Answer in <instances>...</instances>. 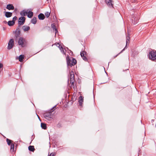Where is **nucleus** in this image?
I'll list each match as a JSON object with an SVG mask.
<instances>
[{"label":"nucleus","instance_id":"0eeeda50","mask_svg":"<svg viewBox=\"0 0 156 156\" xmlns=\"http://www.w3.org/2000/svg\"><path fill=\"white\" fill-rule=\"evenodd\" d=\"M25 21V19L24 16H21L19 19L18 23L20 25H23Z\"/></svg>","mask_w":156,"mask_h":156},{"label":"nucleus","instance_id":"f257e3e1","mask_svg":"<svg viewBox=\"0 0 156 156\" xmlns=\"http://www.w3.org/2000/svg\"><path fill=\"white\" fill-rule=\"evenodd\" d=\"M67 64L68 66H71L75 65L76 63V60L71 57L67 56L66 58Z\"/></svg>","mask_w":156,"mask_h":156},{"label":"nucleus","instance_id":"a211bd4d","mask_svg":"<svg viewBox=\"0 0 156 156\" xmlns=\"http://www.w3.org/2000/svg\"><path fill=\"white\" fill-rule=\"evenodd\" d=\"M27 17L29 18H31L33 16V12L31 11H28Z\"/></svg>","mask_w":156,"mask_h":156},{"label":"nucleus","instance_id":"9b49d317","mask_svg":"<svg viewBox=\"0 0 156 156\" xmlns=\"http://www.w3.org/2000/svg\"><path fill=\"white\" fill-rule=\"evenodd\" d=\"M6 9L9 10H13L14 9V7L12 4H9L7 5Z\"/></svg>","mask_w":156,"mask_h":156},{"label":"nucleus","instance_id":"f704fd0d","mask_svg":"<svg viewBox=\"0 0 156 156\" xmlns=\"http://www.w3.org/2000/svg\"><path fill=\"white\" fill-rule=\"evenodd\" d=\"M52 154V153H51V154H50V155H49V156H51ZM52 156H53V155H52Z\"/></svg>","mask_w":156,"mask_h":156},{"label":"nucleus","instance_id":"ddd939ff","mask_svg":"<svg viewBox=\"0 0 156 156\" xmlns=\"http://www.w3.org/2000/svg\"><path fill=\"white\" fill-rule=\"evenodd\" d=\"M38 17L40 20H43L45 18V16L43 14L40 13L38 15Z\"/></svg>","mask_w":156,"mask_h":156},{"label":"nucleus","instance_id":"20e7f679","mask_svg":"<svg viewBox=\"0 0 156 156\" xmlns=\"http://www.w3.org/2000/svg\"><path fill=\"white\" fill-rule=\"evenodd\" d=\"M26 42V40L25 38L23 37H20L18 40V44L22 47H23L24 46V44Z\"/></svg>","mask_w":156,"mask_h":156},{"label":"nucleus","instance_id":"6ab92c4d","mask_svg":"<svg viewBox=\"0 0 156 156\" xmlns=\"http://www.w3.org/2000/svg\"><path fill=\"white\" fill-rule=\"evenodd\" d=\"M51 27L53 28V30L55 32V34H56L57 32H58L56 28V27L54 24H52L51 25Z\"/></svg>","mask_w":156,"mask_h":156},{"label":"nucleus","instance_id":"dca6fc26","mask_svg":"<svg viewBox=\"0 0 156 156\" xmlns=\"http://www.w3.org/2000/svg\"><path fill=\"white\" fill-rule=\"evenodd\" d=\"M57 44L59 45L58 48H59L60 50L62 52V53L64 54L65 55V53L63 49V48L62 47L60 46V45L59 44V43H58Z\"/></svg>","mask_w":156,"mask_h":156},{"label":"nucleus","instance_id":"c85d7f7f","mask_svg":"<svg viewBox=\"0 0 156 156\" xmlns=\"http://www.w3.org/2000/svg\"><path fill=\"white\" fill-rule=\"evenodd\" d=\"M45 15L47 18H48L50 16V12H46L45 13Z\"/></svg>","mask_w":156,"mask_h":156},{"label":"nucleus","instance_id":"473e14b6","mask_svg":"<svg viewBox=\"0 0 156 156\" xmlns=\"http://www.w3.org/2000/svg\"><path fill=\"white\" fill-rule=\"evenodd\" d=\"M56 106H55L53 107V108H52L51 109V110L52 111H53V109H56Z\"/></svg>","mask_w":156,"mask_h":156},{"label":"nucleus","instance_id":"f3484780","mask_svg":"<svg viewBox=\"0 0 156 156\" xmlns=\"http://www.w3.org/2000/svg\"><path fill=\"white\" fill-rule=\"evenodd\" d=\"M57 44L59 45L58 48H59L60 50L62 52V53L64 54L65 55V53L63 49V48L62 47L60 46V45L59 44V43H58Z\"/></svg>","mask_w":156,"mask_h":156},{"label":"nucleus","instance_id":"cd10ccee","mask_svg":"<svg viewBox=\"0 0 156 156\" xmlns=\"http://www.w3.org/2000/svg\"><path fill=\"white\" fill-rule=\"evenodd\" d=\"M129 37L128 36H127L126 37V46L127 44H128L129 43Z\"/></svg>","mask_w":156,"mask_h":156},{"label":"nucleus","instance_id":"412c9836","mask_svg":"<svg viewBox=\"0 0 156 156\" xmlns=\"http://www.w3.org/2000/svg\"><path fill=\"white\" fill-rule=\"evenodd\" d=\"M20 32L19 30L16 31L15 33V36L17 38L20 36Z\"/></svg>","mask_w":156,"mask_h":156},{"label":"nucleus","instance_id":"c9c22d12","mask_svg":"<svg viewBox=\"0 0 156 156\" xmlns=\"http://www.w3.org/2000/svg\"><path fill=\"white\" fill-rule=\"evenodd\" d=\"M52 153V154H51V156H52V155H54V154H53Z\"/></svg>","mask_w":156,"mask_h":156},{"label":"nucleus","instance_id":"a878e982","mask_svg":"<svg viewBox=\"0 0 156 156\" xmlns=\"http://www.w3.org/2000/svg\"><path fill=\"white\" fill-rule=\"evenodd\" d=\"M24 58V56L23 55H20L19 60L20 62H22L23 61V59Z\"/></svg>","mask_w":156,"mask_h":156},{"label":"nucleus","instance_id":"aec40b11","mask_svg":"<svg viewBox=\"0 0 156 156\" xmlns=\"http://www.w3.org/2000/svg\"><path fill=\"white\" fill-rule=\"evenodd\" d=\"M83 101V97L82 96H80L79 98V102L80 105H81L82 102Z\"/></svg>","mask_w":156,"mask_h":156},{"label":"nucleus","instance_id":"72a5a7b5","mask_svg":"<svg viewBox=\"0 0 156 156\" xmlns=\"http://www.w3.org/2000/svg\"><path fill=\"white\" fill-rule=\"evenodd\" d=\"M57 43H56V46H57V47H58L59 45L57 44Z\"/></svg>","mask_w":156,"mask_h":156},{"label":"nucleus","instance_id":"7c9ffc66","mask_svg":"<svg viewBox=\"0 0 156 156\" xmlns=\"http://www.w3.org/2000/svg\"><path fill=\"white\" fill-rule=\"evenodd\" d=\"M126 46L115 57H117L119 55L120 53H121L123 51H124L125 50V48H126Z\"/></svg>","mask_w":156,"mask_h":156},{"label":"nucleus","instance_id":"6e6552de","mask_svg":"<svg viewBox=\"0 0 156 156\" xmlns=\"http://www.w3.org/2000/svg\"><path fill=\"white\" fill-rule=\"evenodd\" d=\"M106 4L110 7H113V1L112 0H105Z\"/></svg>","mask_w":156,"mask_h":156},{"label":"nucleus","instance_id":"bb28decb","mask_svg":"<svg viewBox=\"0 0 156 156\" xmlns=\"http://www.w3.org/2000/svg\"><path fill=\"white\" fill-rule=\"evenodd\" d=\"M14 144H12L11 145L10 151L11 152H13L14 151Z\"/></svg>","mask_w":156,"mask_h":156},{"label":"nucleus","instance_id":"423d86ee","mask_svg":"<svg viewBox=\"0 0 156 156\" xmlns=\"http://www.w3.org/2000/svg\"><path fill=\"white\" fill-rule=\"evenodd\" d=\"M70 83H71L72 85H73L75 80L74 73L72 71H71L70 73Z\"/></svg>","mask_w":156,"mask_h":156},{"label":"nucleus","instance_id":"5701e85b","mask_svg":"<svg viewBox=\"0 0 156 156\" xmlns=\"http://www.w3.org/2000/svg\"><path fill=\"white\" fill-rule=\"evenodd\" d=\"M15 23L14 20L9 21L8 22V24L9 26H11L13 25Z\"/></svg>","mask_w":156,"mask_h":156},{"label":"nucleus","instance_id":"f8f14e48","mask_svg":"<svg viewBox=\"0 0 156 156\" xmlns=\"http://www.w3.org/2000/svg\"><path fill=\"white\" fill-rule=\"evenodd\" d=\"M28 13V10H23L20 12V15L23 16H24L27 15Z\"/></svg>","mask_w":156,"mask_h":156},{"label":"nucleus","instance_id":"2f4dec72","mask_svg":"<svg viewBox=\"0 0 156 156\" xmlns=\"http://www.w3.org/2000/svg\"><path fill=\"white\" fill-rule=\"evenodd\" d=\"M16 19L17 17L16 16H15L14 17H13L12 20H14V22H15V21L16 20Z\"/></svg>","mask_w":156,"mask_h":156},{"label":"nucleus","instance_id":"9d476101","mask_svg":"<svg viewBox=\"0 0 156 156\" xmlns=\"http://www.w3.org/2000/svg\"><path fill=\"white\" fill-rule=\"evenodd\" d=\"M138 18L137 17V15H134L132 19V23L134 24H136L138 22Z\"/></svg>","mask_w":156,"mask_h":156},{"label":"nucleus","instance_id":"1a4fd4ad","mask_svg":"<svg viewBox=\"0 0 156 156\" xmlns=\"http://www.w3.org/2000/svg\"><path fill=\"white\" fill-rule=\"evenodd\" d=\"M87 53L85 51H82L80 52V55L83 59L85 61H87V59L86 56Z\"/></svg>","mask_w":156,"mask_h":156},{"label":"nucleus","instance_id":"393cba45","mask_svg":"<svg viewBox=\"0 0 156 156\" xmlns=\"http://www.w3.org/2000/svg\"><path fill=\"white\" fill-rule=\"evenodd\" d=\"M31 22L34 24H35L37 22L36 18L35 17H34L31 20Z\"/></svg>","mask_w":156,"mask_h":156},{"label":"nucleus","instance_id":"e433bc0d","mask_svg":"<svg viewBox=\"0 0 156 156\" xmlns=\"http://www.w3.org/2000/svg\"><path fill=\"white\" fill-rule=\"evenodd\" d=\"M37 116L38 117V118L40 119L39 116H38V115H37Z\"/></svg>","mask_w":156,"mask_h":156},{"label":"nucleus","instance_id":"4c0bfd02","mask_svg":"<svg viewBox=\"0 0 156 156\" xmlns=\"http://www.w3.org/2000/svg\"><path fill=\"white\" fill-rule=\"evenodd\" d=\"M49 0H47L48 1Z\"/></svg>","mask_w":156,"mask_h":156},{"label":"nucleus","instance_id":"4468645a","mask_svg":"<svg viewBox=\"0 0 156 156\" xmlns=\"http://www.w3.org/2000/svg\"><path fill=\"white\" fill-rule=\"evenodd\" d=\"M12 15V13L10 12H5V16L7 18L11 17Z\"/></svg>","mask_w":156,"mask_h":156},{"label":"nucleus","instance_id":"f03ea898","mask_svg":"<svg viewBox=\"0 0 156 156\" xmlns=\"http://www.w3.org/2000/svg\"><path fill=\"white\" fill-rule=\"evenodd\" d=\"M149 58L152 61H156V51H151L149 53Z\"/></svg>","mask_w":156,"mask_h":156},{"label":"nucleus","instance_id":"4be33fe9","mask_svg":"<svg viewBox=\"0 0 156 156\" xmlns=\"http://www.w3.org/2000/svg\"><path fill=\"white\" fill-rule=\"evenodd\" d=\"M28 149L30 151L34 152L35 150L34 147L33 146H30L28 147Z\"/></svg>","mask_w":156,"mask_h":156},{"label":"nucleus","instance_id":"c756f323","mask_svg":"<svg viewBox=\"0 0 156 156\" xmlns=\"http://www.w3.org/2000/svg\"><path fill=\"white\" fill-rule=\"evenodd\" d=\"M6 141H7L8 144L9 145H10L11 143V140L9 139H7Z\"/></svg>","mask_w":156,"mask_h":156},{"label":"nucleus","instance_id":"39448f33","mask_svg":"<svg viewBox=\"0 0 156 156\" xmlns=\"http://www.w3.org/2000/svg\"><path fill=\"white\" fill-rule=\"evenodd\" d=\"M14 40L12 39H10L8 43V49L9 50L12 48L14 45Z\"/></svg>","mask_w":156,"mask_h":156},{"label":"nucleus","instance_id":"7ed1b4c3","mask_svg":"<svg viewBox=\"0 0 156 156\" xmlns=\"http://www.w3.org/2000/svg\"><path fill=\"white\" fill-rule=\"evenodd\" d=\"M44 116L46 119L49 120L52 119L53 117V115L51 112L45 113Z\"/></svg>","mask_w":156,"mask_h":156},{"label":"nucleus","instance_id":"2eb2a0df","mask_svg":"<svg viewBox=\"0 0 156 156\" xmlns=\"http://www.w3.org/2000/svg\"><path fill=\"white\" fill-rule=\"evenodd\" d=\"M23 29L24 31L26 32L29 30L30 28L29 26H23Z\"/></svg>","mask_w":156,"mask_h":156},{"label":"nucleus","instance_id":"b1692460","mask_svg":"<svg viewBox=\"0 0 156 156\" xmlns=\"http://www.w3.org/2000/svg\"><path fill=\"white\" fill-rule=\"evenodd\" d=\"M41 126L42 127V128L43 129H46L47 128L46 124L43 123H41Z\"/></svg>","mask_w":156,"mask_h":156}]
</instances>
